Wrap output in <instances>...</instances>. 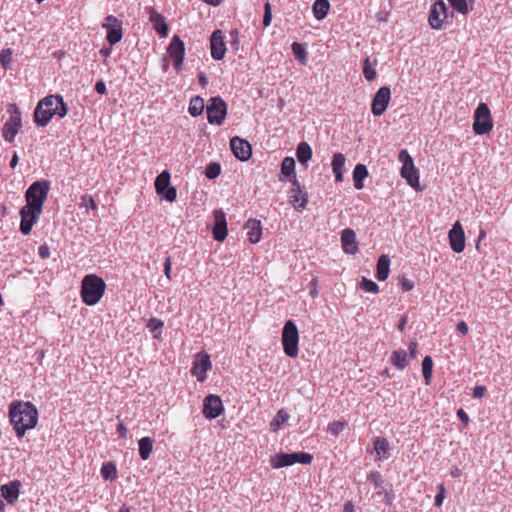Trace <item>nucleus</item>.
I'll return each mask as SVG.
<instances>
[{
	"instance_id": "37998d69",
	"label": "nucleus",
	"mask_w": 512,
	"mask_h": 512,
	"mask_svg": "<svg viewBox=\"0 0 512 512\" xmlns=\"http://www.w3.org/2000/svg\"><path fill=\"white\" fill-rule=\"evenodd\" d=\"M116 474V466L112 462L104 464L101 468V475L105 480L114 479Z\"/></svg>"
},
{
	"instance_id": "e433bc0d",
	"label": "nucleus",
	"mask_w": 512,
	"mask_h": 512,
	"mask_svg": "<svg viewBox=\"0 0 512 512\" xmlns=\"http://www.w3.org/2000/svg\"><path fill=\"white\" fill-rule=\"evenodd\" d=\"M204 107V99L200 96H195L190 100L188 111L191 116L197 117L203 113Z\"/></svg>"
},
{
	"instance_id": "c03bdc74",
	"label": "nucleus",
	"mask_w": 512,
	"mask_h": 512,
	"mask_svg": "<svg viewBox=\"0 0 512 512\" xmlns=\"http://www.w3.org/2000/svg\"><path fill=\"white\" fill-rule=\"evenodd\" d=\"M360 287H361V289H363L366 292H370V293H374V294L379 292L378 284L370 279H367L366 277L362 278V280L360 282Z\"/></svg>"
},
{
	"instance_id": "f704fd0d",
	"label": "nucleus",
	"mask_w": 512,
	"mask_h": 512,
	"mask_svg": "<svg viewBox=\"0 0 512 512\" xmlns=\"http://www.w3.org/2000/svg\"><path fill=\"white\" fill-rule=\"evenodd\" d=\"M281 175L285 178H296L295 160L292 157H285L281 163Z\"/></svg>"
},
{
	"instance_id": "2eb2a0df",
	"label": "nucleus",
	"mask_w": 512,
	"mask_h": 512,
	"mask_svg": "<svg viewBox=\"0 0 512 512\" xmlns=\"http://www.w3.org/2000/svg\"><path fill=\"white\" fill-rule=\"evenodd\" d=\"M212 367L209 354L200 352L196 355L191 368V374L197 378L199 382L206 379L207 371Z\"/></svg>"
},
{
	"instance_id": "49530a36",
	"label": "nucleus",
	"mask_w": 512,
	"mask_h": 512,
	"mask_svg": "<svg viewBox=\"0 0 512 512\" xmlns=\"http://www.w3.org/2000/svg\"><path fill=\"white\" fill-rule=\"evenodd\" d=\"M448 2L458 13L463 15L469 13V8L466 0H448Z\"/></svg>"
},
{
	"instance_id": "a878e982",
	"label": "nucleus",
	"mask_w": 512,
	"mask_h": 512,
	"mask_svg": "<svg viewBox=\"0 0 512 512\" xmlns=\"http://www.w3.org/2000/svg\"><path fill=\"white\" fill-rule=\"evenodd\" d=\"M21 483L17 480L1 486V494L9 504H14L20 494Z\"/></svg>"
},
{
	"instance_id": "423d86ee",
	"label": "nucleus",
	"mask_w": 512,
	"mask_h": 512,
	"mask_svg": "<svg viewBox=\"0 0 512 512\" xmlns=\"http://www.w3.org/2000/svg\"><path fill=\"white\" fill-rule=\"evenodd\" d=\"M57 96L49 95L41 99L34 110V121L40 127H45L49 124L52 117L55 115L54 102Z\"/></svg>"
},
{
	"instance_id": "338daca9",
	"label": "nucleus",
	"mask_w": 512,
	"mask_h": 512,
	"mask_svg": "<svg viewBox=\"0 0 512 512\" xmlns=\"http://www.w3.org/2000/svg\"><path fill=\"white\" fill-rule=\"evenodd\" d=\"M198 82L202 87H206L208 84V79L206 77V74L204 72L198 73Z\"/></svg>"
},
{
	"instance_id": "4468645a",
	"label": "nucleus",
	"mask_w": 512,
	"mask_h": 512,
	"mask_svg": "<svg viewBox=\"0 0 512 512\" xmlns=\"http://www.w3.org/2000/svg\"><path fill=\"white\" fill-rule=\"evenodd\" d=\"M102 26L107 31L106 39L111 46L121 41L123 36L121 20L113 15H108Z\"/></svg>"
},
{
	"instance_id": "a19ab883",
	"label": "nucleus",
	"mask_w": 512,
	"mask_h": 512,
	"mask_svg": "<svg viewBox=\"0 0 512 512\" xmlns=\"http://www.w3.org/2000/svg\"><path fill=\"white\" fill-rule=\"evenodd\" d=\"M57 100L54 102L55 105V115H58L60 118H63L67 115L69 108L68 105L64 102V99L61 95H56Z\"/></svg>"
},
{
	"instance_id": "7ed1b4c3",
	"label": "nucleus",
	"mask_w": 512,
	"mask_h": 512,
	"mask_svg": "<svg viewBox=\"0 0 512 512\" xmlns=\"http://www.w3.org/2000/svg\"><path fill=\"white\" fill-rule=\"evenodd\" d=\"M49 190L50 182L47 180L32 183L25 193L26 205L35 208L37 212H42Z\"/></svg>"
},
{
	"instance_id": "3c124183",
	"label": "nucleus",
	"mask_w": 512,
	"mask_h": 512,
	"mask_svg": "<svg viewBox=\"0 0 512 512\" xmlns=\"http://www.w3.org/2000/svg\"><path fill=\"white\" fill-rule=\"evenodd\" d=\"M288 418H289V415L286 412H284L283 410H280V411H278V413L276 414L275 418L271 422V425L272 426H276V427H280L281 424L283 422L287 421Z\"/></svg>"
},
{
	"instance_id": "0e129e2a",
	"label": "nucleus",
	"mask_w": 512,
	"mask_h": 512,
	"mask_svg": "<svg viewBox=\"0 0 512 512\" xmlns=\"http://www.w3.org/2000/svg\"><path fill=\"white\" fill-rule=\"evenodd\" d=\"M127 428L124 426L122 422H120L117 426V433L120 438H126L127 436Z\"/></svg>"
},
{
	"instance_id": "de8ad7c7",
	"label": "nucleus",
	"mask_w": 512,
	"mask_h": 512,
	"mask_svg": "<svg viewBox=\"0 0 512 512\" xmlns=\"http://www.w3.org/2000/svg\"><path fill=\"white\" fill-rule=\"evenodd\" d=\"M345 421H334L328 425V432L337 437L346 427Z\"/></svg>"
},
{
	"instance_id": "a211bd4d",
	"label": "nucleus",
	"mask_w": 512,
	"mask_h": 512,
	"mask_svg": "<svg viewBox=\"0 0 512 512\" xmlns=\"http://www.w3.org/2000/svg\"><path fill=\"white\" fill-rule=\"evenodd\" d=\"M42 212H37L35 208L24 205L20 210L21 222L20 231L23 235L30 234L33 225L38 221Z\"/></svg>"
},
{
	"instance_id": "052dcab7",
	"label": "nucleus",
	"mask_w": 512,
	"mask_h": 512,
	"mask_svg": "<svg viewBox=\"0 0 512 512\" xmlns=\"http://www.w3.org/2000/svg\"><path fill=\"white\" fill-rule=\"evenodd\" d=\"M408 348H409V355H410V357L415 358L417 356V348H418L417 341H415V340L411 341L409 343Z\"/></svg>"
},
{
	"instance_id": "f3484780",
	"label": "nucleus",
	"mask_w": 512,
	"mask_h": 512,
	"mask_svg": "<svg viewBox=\"0 0 512 512\" xmlns=\"http://www.w3.org/2000/svg\"><path fill=\"white\" fill-rule=\"evenodd\" d=\"M292 188L289 192L290 204L299 212L306 208L308 203V194L303 190L297 179H291Z\"/></svg>"
},
{
	"instance_id": "7c9ffc66",
	"label": "nucleus",
	"mask_w": 512,
	"mask_h": 512,
	"mask_svg": "<svg viewBox=\"0 0 512 512\" xmlns=\"http://www.w3.org/2000/svg\"><path fill=\"white\" fill-rule=\"evenodd\" d=\"M312 154V148L307 142L302 141L298 144L296 156L301 164L307 165V162L312 158Z\"/></svg>"
},
{
	"instance_id": "9b49d317",
	"label": "nucleus",
	"mask_w": 512,
	"mask_h": 512,
	"mask_svg": "<svg viewBox=\"0 0 512 512\" xmlns=\"http://www.w3.org/2000/svg\"><path fill=\"white\" fill-rule=\"evenodd\" d=\"M449 12L443 0L436 1L429 12L428 22L431 28L441 30L448 23Z\"/></svg>"
},
{
	"instance_id": "f8f14e48",
	"label": "nucleus",
	"mask_w": 512,
	"mask_h": 512,
	"mask_svg": "<svg viewBox=\"0 0 512 512\" xmlns=\"http://www.w3.org/2000/svg\"><path fill=\"white\" fill-rule=\"evenodd\" d=\"M171 175L167 170L162 171L155 179V189L159 196L169 202L177 197V190L170 185Z\"/></svg>"
},
{
	"instance_id": "f257e3e1",
	"label": "nucleus",
	"mask_w": 512,
	"mask_h": 512,
	"mask_svg": "<svg viewBox=\"0 0 512 512\" xmlns=\"http://www.w3.org/2000/svg\"><path fill=\"white\" fill-rule=\"evenodd\" d=\"M8 416L18 438H22L28 430L35 428L38 422V410L29 401H13L9 405Z\"/></svg>"
},
{
	"instance_id": "393cba45",
	"label": "nucleus",
	"mask_w": 512,
	"mask_h": 512,
	"mask_svg": "<svg viewBox=\"0 0 512 512\" xmlns=\"http://www.w3.org/2000/svg\"><path fill=\"white\" fill-rule=\"evenodd\" d=\"M341 244L344 252L355 254L357 251L356 233L353 229L346 228L341 232Z\"/></svg>"
},
{
	"instance_id": "09e8293b",
	"label": "nucleus",
	"mask_w": 512,
	"mask_h": 512,
	"mask_svg": "<svg viewBox=\"0 0 512 512\" xmlns=\"http://www.w3.org/2000/svg\"><path fill=\"white\" fill-rule=\"evenodd\" d=\"M79 206L81 208H85L86 210L92 209L95 210L97 208L96 202L93 197L89 194H84L81 196Z\"/></svg>"
},
{
	"instance_id": "774afa93",
	"label": "nucleus",
	"mask_w": 512,
	"mask_h": 512,
	"mask_svg": "<svg viewBox=\"0 0 512 512\" xmlns=\"http://www.w3.org/2000/svg\"><path fill=\"white\" fill-rule=\"evenodd\" d=\"M343 512H355L354 505L351 502H347L344 505Z\"/></svg>"
},
{
	"instance_id": "8fccbe9b",
	"label": "nucleus",
	"mask_w": 512,
	"mask_h": 512,
	"mask_svg": "<svg viewBox=\"0 0 512 512\" xmlns=\"http://www.w3.org/2000/svg\"><path fill=\"white\" fill-rule=\"evenodd\" d=\"M367 480L372 482L374 484V487L376 489H383V480H382V477H381V474L377 471H373L371 473L368 474L367 476Z\"/></svg>"
},
{
	"instance_id": "72a5a7b5",
	"label": "nucleus",
	"mask_w": 512,
	"mask_h": 512,
	"mask_svg": "<svg viewBox=\"0 0 512 512\" xmlns=\"http://www.w3.org/2000/svg\"><path fill=\"white\" fill-rule=\"evenodd\" d=\"M377 59L374 58L373 61L370 60V57H366L363 62V75L365 79L369 82L373 81L377 77V72L375 66L377 65Z\"/></svg>"
},
{
	"instance_id": "4d7b16f0",
	"label": "nucleus",
	"mask_w": 512,
	"mask_h": 512,
	"mask_svg": "<svg viewBox=\"0 0 512 512\" xmlns=\"http://www.w3.org/2000/svg\"><path fill=\"white\" fill-rule=\"evenodd\" d=\"M152 331L157 329H161L163 327V322L160 319L152 318L149 320L147 325Z\"/></svg>"
},
{
	"instance_id": "473e14b6",
	"label": "nucleus",
	"mask_w": 512,
	"mask_h": 512,
	"mask_svg": "<svg viewBox=\"0 0 512 512\" xmlns=\"http://www.w3.org/2000/svg\"><path fill=\"white\" fill-rule=\"evenodd\" d=\"M390 361L395 368L399 370L405 369L408 365L406 351L404 349L394 350L391 354Z\"/></svg>"
},
{
	"instance_id": "5701e85b",
	"label": "nucleus",
	"mask_w": 512,
	"mask_h": 512,
	"mask_svg": "<svg viewBox=\"0 0 512 512\" xmlns=\"http://www.w3.org/2000/svg\"><path fill=\"white\" fill-rule=\"evenodd\" d=\"M214 227L212 230L213 238L216 241L222 242L227 237V222L225 213L222 210L214 211Z\"/></svg>"
},
{
	"instance_id": "2f4dec72",
	"label": "nucleus",
	"mask_w": 512,
	"mask_h": 512,
	"mask_svg": "<svg viewBox=\"0 0 512 512\" xmlns=\"http://www.w3.org/2000/svg\"><path fill=\"white\" fill-rule=\"evenodd\" d=\"M368 169L364 164H357L353 170V182L356 189L364 187L363 180L368 177Z\"/></svg>"
},
{
	"instance_id": "58836bf2",
	"label": "nucleus",
	"mask_w": 512,
	"mask_h": 512,
	"mask_svg": "<svg viewBox=\"0 0 512 512\" xmlns=\"http://www.w3.org/2000/svg\"><path fill=\"white\" fill-rule=\"evenodd\" d=\"M292 52L296 59L300 60L302 64H305L307 61V51L306 46L299 42H293L291 45Z\"/></svg>"
},
{
	"instance_id": "bf43d9fd",
	"label": "nucleus",
	"mask_w": 512,
	"mask_h": 512,
	"mask_svg": "<svg viewBox=\"0 0 512 512\" xmlns=\"http://www.w3.org/2000/svg\"><path fill=\"white\" fill-rule=\"evenodd\" d=\"M95 91L98 94H101V95L106 94L107 93V88H106L105 82L102 81V80L97 81L96 84H95Z\"/></svg>"
},
{
	"instance_id": "4be33fe9",
	"label": "nucleus",
	"mask_w": 512,
	"mask_h": 512,
	"mask_svg": "<svg viewBox=\"0 0 512 512\" xmlns=\"http://www.w3.org/2000/svg\"><path fill=\"white\" fill-rule=\"evenodd\" d=\"M225 35L221 30H215L210 37L211 57L222 60L226 53Z\"/></svg>"
},
{
	"instance_id": "603ef678",
	"label": "nucleus",
	"mask_w": 512,
	"mask_h": 512,
	"mask_svg": "<svg viewBox=\"0 0 512 512\" xmlns=\"http://www.w3.org/2000/svg\"><path fill=\"white\" fill-rule=\"evenodd\" d=\"M271 21H272L271 5L269 2H267V3H265V6H264L263 25L265 27H268L271 24Z\"/></svg>"
},
{
	"instance_id": "c85d7f7f",
	"label": "nucleus",
	"mask_w": 512,
	"mask_h": 512,
	"mask_svg": "<svg viewBox=\"0 0 512 512\" xmlns=\"http://www.w3.org/2000/svg\"><path fill=\"white\" fill-rule=\"evenodd\" d=\"M345 165V156L342 153H335L332 158L331 166L335 175V180L341 182L343 180V168Z\"/></svg>"
},
{
	"instance_id": "e2e57ef3",
	"label": "nucleus",
	"mask_w": 512,
	"mask_h": 512,
	"mask_svg": "<svg viewBox=\"0 0 512 512\" xmlns=\"http://www.w3.org/2000/svg\"><path fill=\"white\" fill-rule=\"evenodd\" d=\"M171 257L168 256L166 259H165V262H164V274L166 275V277L168 279L171 278L170 276V272H171Z\"/></svg>"
},
{
	"instance_id": "1a4fd4ad",
	"label": "nucleus",
	"mask_w": 512,
	"mask_h": 512,
	"mask_svg": "<svg viewBox=\"0 0 512 512\" xmlns=\"http://www.w3.org/2000/svg\"><path fill=\"white\" fill-rule=\"evenodd\" d=\"M8 112L10 113V117L2 127V136L7 142L11 143L14 141L22 126L21 112L16 104H10Z\"/></svg>"
},
{
	"instance_id": "6e6d98bb",
	"label": "nucleus",
	"mask_w": 512,
	"mask_h": 512,
	"mask_svg": "<svg viewBox=\"0 0 512 512\" xmlns=\"http://www.w3.org/2000/svg\"><path fill=\"white\" fill-rule=\"evenodd\" d=\"M400 284H401L403 291H406V292L411 291L414 288L413 281L408 278H405V277H403L400 280Z\"/></svg>"
},
{
	"instance_id": "aec40b11",
	"label": "nucleus",
	"mask_w": 512,
	"mask_h": 512,
	"mask_svg": "<svg viewBox=\"0 0 512 512\" xmlns=\"http://www.w3.org/2000/svg\"><path fill=\"white\" fill-rule=\"evenodd\" d=\"M230 148L233 155L240 161H247L252 155L250 143L239 136L230 139Z\"/></svg>"
},
{
	"instance_id": "f03ea898",
	"label": "nucleus",
	"mask_w": 512,
	"mask_h": 512,
	"mask_svg": "<svg viewBox=\"0 0 512 512\" xmlns=\"http://www.w3.org/2000/svg\"><path fill=\"white\" fill-rule=\"evenodd\" d=\"M105 290V281L95 274H88L82 279L80 294L82 301L88 306L96 305L103 297Z\"/></svg>"
},
{
	"instance_id": "b1692460",
	"label": "nucleus",
	"mask_w": 512,
	"mask_h": 512,
	"mask_svg": "<svg viewBox=\"0 0 512 512\" xmlns=\"http://www.w3.org/2000/svg\"><path fill=\"white\" fill-rule=\"evenodd\" d=\"M149 13V21L152 23L153 28L161 37H167L169 33L168 25L165 22V18L159 14L153 7L147 8Z\"/></svg>"
},
{
	"instance_id": "cd10ccee",
	"label": "nucleus",
	"mask_w": 512,
	"mask_h": 512,
	"mask_svg": "<svg viewBox=\"0 0 512 512\" xmlns=\"http://www.w3.org/2000/svg\"><path fill=\"white\" fill-rule=\"evenodd\" d=\"M390 272V259L387 255L383 254L378 258L376 277L379 281H385Z\"/></svg>"
},
{
	"instance_id": "c756f323",
	"label": "nucleus",
	"mask_w": 512,
	"mask_h": 512,
	"mask_svg": "<svg viewBox=\"0 0 512 512\" xmlns=\"http://www.w3.org/2000/svg\"><path fill=\"white\" fill-rule=\"evenodd\" d=\"M330 10V2L328 0H315L312 5V12L317 20H323Z\"/></svg>"
},
{
	"instance_id": "864d4df0",
	"label": "nucleus",
	"mask_w": 512,
	"mask_h": 512,
	"mask_svg": "<svg viewBox=\"0 0 512 512\" xmlns=\"http://www.w3.org/2000/svg\"><path fill=\"white\" fill-rule=\"evenodd\" d=\"M445 494V487L443 484L438 486V493L435 496V506L440 507L443 504Z\"/></svg>"
},
{
	"instance_id": "9d476101",
	"label": "nucleus",
	"mask_w": 512,
	"mask_h": 512,
	"mask_svg": "<svg viewBox=\"0 0 512 512\" xmlns=\"http://www.w3.org/2000/svg\"><path fill=\"white\" fill-rule=\"evenodd\" d=\"M207 120L212 125H221L227 116V104L220 97L215 96L209 99L206 109Z\"/></svg>"
},
{
	"instance_id": "a18cd8bd",
	"label": "nucleus",
	"mask_w": 512,
	"mask_h": 512,
	"mask_svg": "<svg viewBox=\"0 0 512 512\" xmlns=\"http://www.w3.org/2000/svg\"><path fill=\"white\" fill-rule=\"evenodd\" d=\"M12 62V50L10 48L2 49L0 52V64L7 70Z\"/></svg>"
},
{
	"instance_id": "13d9d810",
	"label": "nucleus",
	"mask_w": 512,
	"mask_h": 512,
	"mask_svg": "<svg viewBox=\"0 0 512 512\" xmlns=\"http://www.w3.org/2000/svg\"><path fill=\"white\" fill-rule=\"evenodd\" d=\"M487 389L485 386H476L474 389H473V398L475 399H479V398H482L485 393H486Z\"/></svg>"
},
{
	"instance_id": "20e7f679",
	"label": "nucleus",
	"mask_w": 512,
	"mask_h": 512,
	"mask_svg": "<svg viewBox=\"0 0 512 512\" xmlns=\"http://www.w3.org/2000/svg\"><path fill=\"white\" fill-rule=\"evenodd\" d=\"M282 346L284 353L290 358H296L299 354V331L293 320L285 322L282 330Z\"/></svg>"
},
{
	"instance_id": "ddd939ff",
	"label": "nucleus",
	"mask_w": 512,
	"mask_h": 512,
	"mask_svg": "<svg viewBox=\"0 0 512 512\" xmlns=\"http://www.w3.org/2000/svg\"><path fill=\"white\" fill-rule=\"evenodd\" d=\"M169 57L173 61L174 69L177 73L183 70V61L185 57V44L178 35H174L167 47Z\"/></svg>"
},
{
	"instance_id": "ea45409f",
	"label": "nucleus",
	"mask_w": 512,
	"mask_h": 512,
	"mask_svg": "<svg viewBox=\"0 0 512 512\" xmlns=\"http://www.w3.org/2000/svg\"><path fill=\"white\" fill-rule=\"evenodd\" d=\"M433 370V360L431 356H425L422 361V373L426 384H430Z\"/></svg>"
},
{
	"instance_id": "69168bd1",
	"label": "nucleus",
	"mask_w": 512,
	"mask_h": 512,
	"mask_svg": "<svg viewBox=\"0 0 512 512\" xmlns=\"http://www.w3.org/2000/svg\"><path fill=\"white\" fill-rule=\"evenodd\" d=\"M457 330L463 334V335H466L468 333V326L466 324V322L464 321H460L458 324H457Z\"/></svg>"
},
{
	"instance_id": "dca6fc26",
	"label": "nucleus",
	"mask_w": 512,
	"mask_h": 512,
	"mask_svg": "<svg viewBox=\"0 0 512 512\" xmlns=\"http://www.w3.org/2000/svg\"><path fill=\"white\" fill-rule=\"evenodd\" d=\"M391 98L390 88L381 87L374 95L371 103V112L374 116H381L387 109Z\"/></svg>"
},
{
	"instance_id": "412c9836",
	"label": "nucleus",
	"mask_w": 512,
	"mask_h": 512,
	"mask_svg": "<svg viewBox=\"0 0 512 512\" xmlns=\"http://www.w3.org/2000/svg\"><path fill=\"white\" fill-rule=\"evenodd\" d=\"M449 244L455 253H461L465 249V234L459 221H456L448 233Z\"/></svg>"
},
{
	"instance_id": "79ce46f5",
	"label": "nucleus",
	"mask_w": 512,
	"mask_h": 512,
	"mask_svg": "<svg viewBox=\"0 0 512 512\" xmlns=\"http://www.w3.org/2000/svg\"><path fill=\"white\" fill-rule=\"evenodd\" d=\"M220 173H221V165L219 163L211 162L206 166L205 176L208 179L213 180V179L217 178L220 175Z\"/></svg>"
},
{
	"instance_id": "bb28decb",
	"label": "nucleus",
	"mask_w": 512,
	"mask_h": 512,
	"mask_svg": "<svg viewBox=\"0 0 512 512\" xmlns=\"http://www.w3.org/2000/svg\"><path fill=\"white\" fill-rule=\"evenodd\" d=\"M249 241L253 244L258 243L262 236L261 221L257 219H249L245 224Z\"/></svg>"
},
{
	"instance_id": "6ab92c4d",
	"label": "nucleus",
	"mask_w": 512,
	"mask_h": 512,
	"mask_svg": "<svg viewBox=\"0 0 512 512\" xmlns=\"http://www.w3.org/2000/svg\"><path fill=\"white\" fill-rule=\"evenodd\" d=\"M224 410L222 400L219 396L210 394L203 401V415L207 419H215L219 417Z\"/></svg>"
},
{
	"instance_id": "4c0bfd02",
	"label": "nucleus",
	"mask_w": 512,
	"mask_h": 512,
	"mask_svg": "<svg viewBox=\"0 0 512 512\" xmlns=\"http://www.w3.org/2000/svg\"><path fill=\"white\" fill-rule=\"evenodd\" d=\"M374 450L379 457H388L389 443L387 439L376 437L374 440Z\"/></svg>"
},
{
	"instance_id": "c9c22d12",
	"label": "nucleus",
	"mask_w": 512,
	"mask_h": 512,
	"mask_svg": "<svg viewBox=\"0 0 512 512\" xmlns=\"http://www.w3.org/2000/svg\"><path fill=\"white\" fill-rule=\"evenodd\" d=\"M139 455L142 460H147L150 457V454L153 449V440L146 436L142 437L139 442Z\"/></svg>"
},
{
	"instance_id": "6e6552de",
	"label": "nucleus",
	"mask_w": 512,
	"mask_h": 512,
	"mask_svg": "<svg viewBox=\"0 0 512 512\" xmlns=\"http://www.w3.org/2000/svg\"><path fill=\"white\" fill-rule=\"evenodd\" d=\"M398 160L403 164L400 174L407 183L419 190V175L418 170L414 166V162L407 150L403 149L398 154Z\"/></svg>"
},
{
	"instance_id": "5fc2aeb1",
	"label": "nucleus",
	"mask_w": 512,
	"mask_h": 512,
	"mask_svg": "<svg viewBox=\"0 0 512 512\" xmlns=\"http://www.w3.org/2000/svg\"><path fill=\"white\" fill-rule=\"evenodd\" d=\"M38 255L42 259H47V258L50 257V248H49V246L46 243H44V244L39 246V248H38Z\"/></svg>"
},
{
	"instance_id": "39448f33",
	"label": "nucleus",
	"mask_w": 512,
	"mask_h": 512,
	"mask_svg": "<svg viewBox=\"0 0 512 512\" xmlns=\"http://www.w3.org/2000/svg\"><path fill=\"white\" fill-rule=\"evenodd\" d=\"M313 455L308 452L279 453L271 457V466L275 469L291 466L295 463L308 465L312 462Z\"/></svg>"
},
{
	"instance_id": "0eeeda50",
	"label": "nucleus",
	"mask_w": 512,
	"mask_h": 512,
	"mask_svg": "<svg viewBox=\"0 0 512 512\" xmlns=\"http://www.w3.org/2000/svg\"><path fill=\"white\" fill-rule=\"evenodd\" d=\"M493 128L491 112L486 103H480L474 113L473 131L477 135L489 133Z\"/></svg>"
},
{
	"instance_id": "680f3d73",
	"label": "nucleus",
	"mask_w": 512,
	"mask_h": 512,
	"mask_svg": "<svg viewBox=\"0 0 512 512\" xmlns=\"http://www.w3.org/2000/svg\"><path fill=\"white\" fill-rule=\"evenodd\" d=\"M457 416L463 424L469 423V416L462 408L457 411Z\"/></svg>"
}]
</instances>
